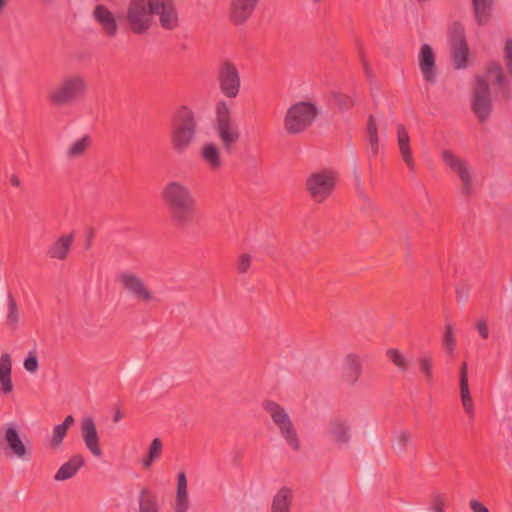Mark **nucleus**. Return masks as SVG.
Listing matches in <instances>:
<instances>
[{"label": "nucleus", "instance_id": "f257e3e1", "mask_svg": "<svg viewBox=\"0 0 512 512\" xmlns=\"http://www.w3.org/2000/svg\"><path fill=\"white\" fill-rule=\"evenodd\" d=\"M162 200L177 228H187L195 219L197 201L192 190L180 181H170L162 189Z\"/></svg>", "mask_w": 512, "mask_h": 512}, {"label": "nucleus", "instance_id": "f03ea898", "mask_svg": "<svg viewBox=\"0 0 512 512\" xmlns=\"http://www.w3.org/2000/svg\"><path fill=\"white\" fill-rule=\"evenodd\" d=\"M198 122L187 106L180 107L171 119L170 144L177 154H184L196 139Z\"/></svg>", "mask_w": 512, "mask_h": 512}, {"label": "nucleus", "instance_id": "7ed1b4c3", "mask_svg": "<svg viewBox=\"0 0 512 512\" xmlns=\"http://www.w3.org/2000/svg\"><path fill=\"white\" fill-rule=\"evenodd\" d=\"M87 89L84 76L78 73L67 74L48 91L47 100L55 107L70 106L84 97Z\"/></svg>", "mask_w": 512, "mask_h": 512}, {"label": "nucleus", "instance_id": "20e7f679", "mask_svg": "<svg viewBox=\"0 0 512 512\" xmlns=\"http://www.w3.org/2000/svg\"><path fill=\"white\" fill-rule=\"evenodd\" d=\"M318 116V108L311 101H299L286 111L283 127L288 135H299L312 126Z\"/></svg>", "mask_w": 512, "mask_h": 512}, {"label": "nucleus", "instance_id": "39448f33", "mask_svg": "<svg viewBox=\"0 0 512 512\" xmlns=\"http://www.w3.org/2000/svg\"><path fill=\"white\" fill-rule=\"evenodd\" d=\"M116 282L132 299L144 305L158 303L159 299L149 284L136 272L124 270L116 275Z\"/></svg>", "mask_w": 512, "mask_h": 512}, {"label": "nucleus", "instance_id": "423d86ee", "mask_svg": "<svg viewBox=\"0 0 512 512\" xmlns=\"http://www.w3.org/2000/svg\"><path fill=\"white\" fill-rule=\"evenodd\" d=\"M215 131L227 153H231L240 139V130L232 119L231 110L225 101L216 105Z\"/></svg>", "mask_w": 512, "mask_h": 512}, {"label": "nucleus", "instance_id": "0eeeda50", "mask_svg": "<svg viewBox=\"0 0 512 512\" xmlns=\"http://www.w3.org/2000/svg\"><path fill=\"white\" fill-rule=\"evenodd\" d=\"M149 0H131L127 6L126 22L133 34H146L153 24Z\"/></svg>", "mask_w": 512, "mask_h": 512}, {"label": "nucleus", "instance_id": "6e6552de", "mask_svg": "<svg viewBox=\"0 0 512 512\" xmlns=\"http://www.w3.org/2000/svg\"><path fill=\"white\" fill-rule=\"evenodd\" d=\"M337 175L334 171L323 169L311 173L306 180V188L313 201L321 203L331 196L336 185Z\"/></svg>", "mask_w": 512, "mask_h": 512}, {"label": "nucleus", "instance_id": "1a4fd4ad", "mask_svg": "<svg viewBox=\"0 0 512 512\" xmlns=\"http://www.w3.org/2000/svg\"><path fill=\"white\" fill-rule=\"evenodd\" d=\"M216 78L221 93L230 99L236 98L241 89V76L237 65L231 60L221 61L217 67Z\"/></svg>", "mask_w": 512, "mask_h": 512}, {"label": "nucleus", "instance_id": "9d476101", "mask_svg": "<svg viewBox=\"0 0 512 512\" xmlns=\"http://www.w3.org/2000/svg\"><path fill=\"white\" fill-rule=\"evenodd\" d=\"M442 160L445 165L455 174L461 181V192L468 196L473 193V171L470 163L450 150H444L441 153Z\"/></svg>", "mask_w": 512, "mask_h": 512}, {"label": "nucleus", "instance_id": "9b49d317", "mask_svg": "<svg viewBox=\"0 0 512 512\" xmlns=\"http://www.w3.org/2000/svg\"><path fill=\"white\" fill-rule=\"evenodd\" d=\"M150 12L158 16L161 27L172 31L179 26L178 12L173 0H149Z\"/></svg>", "mask_w": 512, "mask_h": 512}, {"label": "nucleus", "instance_id": "f8f14e48", "mask_svg": "<svg viewBox=\"0 0 512 512\" xmlns=\"http://www.w3.org/2000/svg\"><path fill=\"white\" fill-rule=\"evenodd\" d=\"M449 36L454 66L456 69L465 68L468 57V45L462 25L454 24L449 31Z\"/></svg>", "mask_w": 512, "mask_h": 512}, {"label": "nucleus", "instance_id": "ddd939ff", "mask_svg": "<svg viewBox=\"0 0 512 512\" xmlns=\"http://www.w3.org/2000/svg\"><path fill=\"white\" fill-rule=\"evenodd\" d=\"M325 436L338 448H346L352 438L350 422L343 417L332 418L326 427Z\"/></svg>", "mask_w": 512, "mask_h": 512}, {"label": "nucleus", "instance_id": "4468645a", "mask_svg": "<svg viewBox=\"0 0 512 512\" xmlns=\"http://www.w3.org/2000/svg\"><path fill=\"white\" fill-rule=\"evenodd\" d=\"M472 109L480 122L486 121L491 113L489 85L481 77L476 79Z\"/></svg>", "mask_w": 512, "mask_h": 512}, {"label": "nucleus", "instance_id": "2eb2a0df", "mask_svg": "<svg viewBox=\"0 0 512 512\" xmlns=\"http://www.w3.org/2000/svg\"><path fill=\"white\" fill-rule=\"evenodd\" d=\"M260 0H231L229 19L236 26L246 24L254 15Z\"/></svg>", "mask_w": 512, "mask_h": 512}, {"label": "nucleus", "instance_id": "dca6fc26", "mask_svg": "<svg viewBox=\"0 0 512 512\" xmlns=\"http://www.w3.org/2000/svg\"><path fill=\"white\" fill-rule=\"evenodd\" d=\"M80 431L83 442L90 453L95 457H101L100 439L92 417L87 416L81 420Z\"/></svg>", "mask_w": 512, "mask_h": 512}, {"label": "nucleus", "instance_id": "f3484780", "mask_svg": "<svg viewBox=\"0 0 512 512\" xmlns=\"http://www.w3.org/2000/svg\"><path fill=\"white\" fill-rule=\"evenodd\" d=\"M363 360L355 353L345 355L341 365V377L348 385H355L362 375Z\"/></svg>", "mask_w": 512, "mask_h": 512}, {"label": "nucleus", "instance_id": "a211bd4d", "mask_svg": "<svg viewBox=\"0 0 512 512\" xmlns=\"http://www.w3.org/2000/svg\"><path fill=\"white\" fill-rule=\"evenodd\" d=\"M419 68L426 82L435 83L437 70L435 64V55L428 44H423L419 53Z\"/></svg>", "mask_w": 512, "mask_h": 512}, {"label": "nucleus", "instance_id": "6ab92c4d", "mask_svg": "<svg viewBox=\"0 0 512 512\" xmlns=\"http://www.w3.org/2000/svg\"><path fill=\"white\" fill-rule=\"evenodd\" d=\"M74 234H63L54 240L47 248L46 255L52 260L65 261L71 251Z\"/></svg>", "mask_w": 512, "mask_h": 512}, {"label": "nucleus", "instance_id": "aec40b11", "mask_svg": "<svg viewBox=\"0 0 512 512\" xmlns=\"http://www.w3.org/2000/svg\"><path fill=\"white\" fill-rule=\"evenodd\" d=\"M95 21L101 26L103 33L108 37H115L118 25L113 13L103 4H98L93 10Z\"/></svg>", "mask_w": 512, "mask_h": 512}, {"label": "nucleus", "instance_id": "412c9836", "mask_svg": "<svg viewBox=\"0 0 512 512\" xmlns=\"http://www.w3.org/2000/svg\"><path fill=\"white\" fill-rule=\"evenodd\" d=\"M460 399L465 413L470 419L475 416L474 403L469 390L468 364L463 362L459 370Z\"/></svg>", "mask_w": 512, "mask_h": 512}, {"label": "nucleus", "instance_id": "4be33fe9", "mask_svg": "<svg viewBox=\"0 0 512 512\" xmlns=\"http://www.w3.org/2000/svg\"><path fill=\"white\" fill-rule=\"evenodd\" d=\"M199 156L202 162L211 172H217L223 166L220 149L213 142H205L200 147Z\"/></svg>", "mask_w": 512, "mask_h": 512}, {"label": "nucleus", "instance_id": "5701e85b", "mask_svg": "<svg viewBox=\"0 0 512 512\" xmlns=\"http://www.w3.org/2000/svg\"><path fill=\"white\" fill-rule=\"evenodd\" d=\"M4 441L11 452L18 458L23 459L27 455V449L19 436L16 423H8L4 430Z\"/></svg>", "mask_w": 512, "mask_h": 512}, {"label": "nucleus", "instance_id": "b1692460", "mask_svg": "<svg viewBox=\"0 0 512 512\" xmlns=\"http://www.w3.org/2000/svg\"><path fill=\"white\" fill-rule=\"evenodd\" d=\"M85 459L81 454H75L63 463L54 475L55 481H65L74 477L84 465Z\"/></svg>", "mask_w": 512, "mask_h": 512}, {"label": "nucleus", "instance_id": "393cba45", "mask_svg": "<svg viewBox=\"0 0 512 512\" xmlns=\"http://www.w3.org/2000/svg\"><path fill=\"white\" fill-rule=\"evenodd\" d=\"M189 507L186 475L184 472H180L177 475V490L173 510L174 512H187Z\"/></svg>", "mask_w": 512, "mask_h": 512}, {"label": "nucleus", "instance_id": "a878e982", "mask_svg": "<svg viewBox=\"0 0 512 512\" xmlns=\"http://www.w3.org/2000/svg\"><path fill=\"white\" fill-rule=\"evenodd\" d=\"M393 452L403 457L407 454L410 447L413 446V435L407 429L395 431L391 440Z\"/></svg>", "mask_w": 512, "mask_h": 512}, {"label": "nucleus", "instance_id": "bb28decb", "mask_svg": "<svg viewBox=\"0 0 512 512\" xmlns=\"http://www.w3.org/2000/svg\"><path fill=\"white\" fill-rule=\"evenodd\" d=\"M11 370V356L8 353H3L0 357V389L3 394H8L13 390Z\"/></svg>", "mask_w": 512, "mask_h": 512}, {"label": "nucleus", "instance_id": "cd10ccee", "mask_svg": "<svg viewBox=\"0 0 512 512\" xmlns=\"http://www.w3.org/2000/svg\"><path fill=\"white\" fill-rule=\"evenodd\" d=\"M397 141L399 146L400 154L406 163V165L409 167L410 170L414 169V161L412 157V152L410 148V138L408 131L406 128L399 124L397 126Z\"/></svg>", "mask_w": 512, "mask_h": 512}, {"label": "nucleus", "instance_id": "c85d7f7f", "mask_svg": "<svg viewBox=\"0 0 512 512\" xmlns=\"http://www.w3.org/2000/svg\"><path fill=\"white\" fill-rule=\"evenodd\" d=\"M293 493L288 487H282L272 499L270 512H292Z\"/></svg>", "mask_w": 512, "mask_h": 512}, {"label": "nucleus", "instance_id": "c756f323", "mask_svg": "<svg viewBox=\"0 0 512 512\" xmlns=\"http://www.w3.org/2000/svg\"><path fill=\"white\" fill-rule=\"evenodd\" d=\"M262 406L278 429L281 428L282 425L288 424L291 420L285 408L275 401L267 400Z\"/></svg>", "mask_w": 512, "mask_h": 512}, {"label": "nucleus", "instance_id": "7c9ffc66", "mask_svg": "<svg viewBox=\"0 0 512 512\" xmlns=\"http://www.w3.org/2000/svg\"><path fill=\"white\" fill-rule=\"evenodd\" d=\"M139 512H160L157 494L147 487H143L138 495Z\"/></svg>", "mask_w": 512, "mask_h": 512}, {"label": "nucleus", "instance_id": "2f4dec72", "mask_svg": "<svg viewBox=\"0 0 512 512\" xmlns=\"http://www.w3.org/2000/svg\"><path fill=\"white\" fill-rule=\"evenodd\" d=\"M75 423V419L72 415L65 417L61 424L54 426L52 436L50 438V447L56 449L60 447L63 440L69 430V428Z\"/></svg>", "mask_w": 512, "mask_h": 512}, {"label": "nucleus", "instance_id": "473e14b6", "mask_svg": "<svg viewBox=\"0 0 512 512\" xmlns=\"http://www.w3.org/2000/svg\"><path fill=\"white\" fill-rule=\"evenodd\" d=\"M286 444L293 450L298 451L301 447L295 425L292 420L278 429Z\"/></svg>", "mask_w": 512, "mask_h": 512}, {"label": "nucleus", "instance_id": "72a5a7b5", "mask_svg": "<svg viewBox=\"0 0 512 512\" xmlns=\"http://www.w3.org/2000/svg\"><path fill=\"white\" fill-rule=\"evenodd\" d=\"M420 373L429 384L433 382V357L428 352H422L417 360Z\"/></svg>", "mask_w": 512, "mask_h": 512}, {"label": "nucleus", "instance_id": "f704fd0d", "mask_svg": "<svg viewBox=\"0 0 512 512\" xmlns=\"http://www.w3.org/2000/svg\"><path fill=\"white\" fill-rule=\"evenodd\" d=\"M90 145V136L84 135L69 146L67 149V156L72 159L79 158L86 152Z\"/></svg>", "mask_w": 512, "mask_h": 512}, {"label": "nucleus", "instance_id": "c9c22d12", "mask_svg": "<svg viewBox=\"0 0 512 512\" xmlns=\"http://www.w3.org/2000/svg\"><path fill=\"white\" fill-rule=\"evenodd\" d=\"M472 2L478 23H486L490 16L492 0H472Z\"/></svg>", "mask_w": 512, "mask_h": 512}, {"label": "nucleus", "instance_id": "e433bc0d", "mask_svg": "<svg viewBox=\"0 0 512 512\" xmlns=\"http://www.w3.org/2000/svg\"><path fill=\"white\" fill-rule=\"evenodd\" d=\"M162 441L159 438H154L149 446L147 455L142 460L144 468H149L152 463L160 458L162 454Z\"/></svg>", "mask_w": 512, "mask_h": 512}, {"label": "nucleus", "instance_id": "4c0bfd02", "mask_svg": "<svg viewBox=\"0 0 512 512\" xmlns=\"http://www.w3.org/2000/svg\"><path fill=\"white\" fill-rule=\"evenodd\" d=\"M442 346L449 356H454L456 349V338L454 335V327L451 323H447L445 326Z\"/></svg>", "mask_w": 512, "mask_h": 512}, {"label": "nucleus", "instance_id": "58836bf2", "mask_svg": "<svg viewBox=\"0 0 512 512\" xmlns=\"http://www.w3.org/2000/svg\"><path fill=\"white\" fill-rule=\"evenodd\" d=\"M388 359L401 371L406 372L409 369L410 361L398 349H388L386 352Z\"/></svg>", "mask_w": 512, "mask_h": 512}, {"label": "nucleus", "instance_id": "ea45409f", "mask_svg": "<svg viewBox=\"0 0 512 512\" xmlns=\"http://www.w3.org/2000/svg\"><path fill=\"white\" fill-rule=\"evenodd\" d=\"M8 311L6 316V323L12 329L15 330L19 322V311L17 303L11 294L8 295Z\"/></svg>", "mask_w": 512, "mask_h": 512}, {"label": "nucleus", "instance_id": "a19ab883", "mask_svg": "<svg viewBox=\"0 0 512 512\" xmlns=\"http://www.w3.org/2000/svg\"><path fill=\"white\" fill-rule=\"evenodd\" d=\"M446 500L445 494L434 493L430 499L429 510L432 512H444Z\"/></svg>", "mask_w": 512, "mask_h": 512}, {"label": "nucleus", "instance_id": "79ce46f5", "mask_svg": "<svg viewBox=\"0 0 512 512\" xmlns=\"http://www.w3.org/2000/svg\"><path fill=\"white\" fill-rule=\"evenodd\" d=\"M251 264H252V256L249 254H245V253L241 254L237 261V266H236L237 272L239 274H244V273L248 272V270L251 267Z\"/></svg>", "mask_w": 512, "mask_h": 512}, {"label": "nucleus", "instance_id": "37998d69", "mask_svg": "<svg viewBox=\"0 0 512 512\" xmlns=\"http://www.w3.org/2000/svg\"><path fill=\"white\" fill-rule=\"evenodd\" d=\"M488 75L491 78H494L498 85H503L504 76L502 72V67L499 63H493L488 68Z\"/></svg>", "mask_w": 512, "mask_h": 512}, {"label": "nucleus", "instance_id": "c03bdc74", "mask_svg": "<svg viewBox=\"0 0 512 512\" xmlns=\"http://www.w3.org/2000/svg\"><path fill=\"white\" fill-rule=\"evenodd\" d=\"M334 98L341 110H348L354 105V100L345 94L337 93L334 95Z\"/></svg>", "mask_w": 512, "mask_h": 512}, {"label": "nucleus", "instance_id": "a18cd8bd", "mask_svg": "<svg viewBox=\"0 0 512 512\" xmlns=\"http://www.w3.org/2000/svg\"><path fill=\"white\" fill-rule=\"evenodd\" d=\"M24 368L30 373H34L37 371L38 359L34 352H29L27 358L24 361Z\"/></svg>", "mask_w": 512, "mask_h": 512}, {"label": "nucleus", "instance_id": "49530a36", "mask_svg": "<svg viewBox=\"0 0 512 512\" xmlns=\"http://www.w3.org/2000/svg\"><path fill=\"white\" fill-rule=\"evenodd\" d=\"M379 151V138L378 135L369 136V152L372 156H376Z\"/></svg>", "mask_w": 512, "mask_h": 512}, {"label": "nucleus", "instance_id": "de8ad7c7", "mask_svg": "<svg viewBox=\"0 0 512 512\" xmlns=\"http://www.w3.org/2000/svg\"><path fill=\"white\" fill-rule=\"evenodd\" d=\"M476 328H477V331L479 333V335L483 338V339H487L488 336H489V330H488V326H487V323L485 320H479L477 321L476 323Z\"/></svg>", "mask_w": 512, "mask_h": 512}, {"label": "nucleus", "instance_id": "09e8293b", "mask_svg": "<svg viewBox=\"0 0 512 512\" xmlns=\"http://www.w3.org/2000/svg\"><path fill=\"white\" fill-rule=\"evenodd\" d=\"M469 507L473 512H489L485 505L475 499L470 500Z\"/></svg>", "mask_w": 512, "mask_h": 512}, {"label": "nucleus", "instance_id": "8fccbe9b", "mask_svg": "<svg viewBox=\"0 0 512 512\" xmlns=\"http://www.w3.org/2000/svg\"><path fill=\"white\" fill-rule=\"evenodd\" d=\"M456 293H457V299L459 301H464L468 297V288L465 285L457 287Z\"/></svg>", "mask_w": 512, "mask_h": 512}, {"label": "nucleus", "instance_id": "3c124183", "mask_svg": "<svg viewBox=\"0 0 512 512\" xmlns=\"http://www.w3.org/2000/svg\"><path fill=\"white\" fill-rule=\"evenodd\" d=\"M367 131H368V135L369 136H371V135H378V133H377V126H376V123L374 121L373 116H370V118H369Z\"/></svg>", "mask_w": 512, "mask_h": 512}, {"label": "nucleus", "instance_id": "603ef678", "mask_svg": "<svg viewBox=\"0 0 512 512\" xmlns=\"http://www.w3.org/2000/svg\"><path fill=\"white\" fill-rule=\"evenodd\" d=\"M10 182L13 186L15 187H18L20 185V180L17 176L13 175L11 178H10Z\"/></svg>", "mask_w": 512, "mask_h": 512}, {"label": "nucleus", "instance_id": "864d4df0", "mask_svg": "<svg viewBox=\"0 0 512 512\" xmlns=\"http://www.w3.org/2000/svg\"><path fill=\"white\" fill-rule=\"evenodd\" d=\"M122 418V414L121 412L118 410L116 411L115 415H114V418H113V421L114 422H118L120 419Z\"/></svg>", "mask_w": 512, "mask_h": 512}, {"label": "nucleus", "instance_id": "5fc2aeb1", "mask_svg": "<svg viewBox=\"0 0 512 512\" xmlns=\"http://www.w3.org/2000/svg\"><path fill=\"white\" fill-rule=\"evenodd\" d=\"M7 5V0H0V13L3 12V10L5 9Z\"/></svg>", "mask_w": 512, "mask_h": 512}, {"label": "nucleus", "instance_id": "6e6d98bb", "mask_svg": "<svg viewBox=\"0 0 512 512\" xmlns=\"http://www.w3.org/2000/svg\"><path fill=\"white\" fill-rule=\"evenodd\" d=\"M310 3H312L313 5H319L322 0H308Z\"/></svg>", "mask_w": 512, "mask_h": 512}, {"label": "nucleus", "instance_id": "4d7b16f0", "mask_svg": "<svg viewBox=\"0 0 512 512\" xmlns=\"http://www.w3.org/2000/svg\"><path fill=\"white\" fill-rule=\"evenodd\" d=\"M364 67H365L366 72L368 73L367 63H364Z\"/></svg>", "mask_w": 512, "mask_h": 512}]
</instances>
